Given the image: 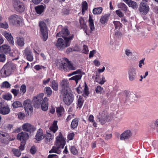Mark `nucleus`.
<instances>
[{"label": "nucleus", "mask_w": 158, "mask_h": 158, "mask_svg": "<svg viewBox=\"0 0 158 158\" xmlns=\"http://www.w3.org/2000/svg\"><path fill=\"white\" fill-rule=\"evenodd\" d=\"M113 23L115 25L116 29H119L121 27V24L120 22L114 21Z\"/></svg>", "instance_id": "45"}, {"label": "nucleus", "mask_w": 158, "mask_h": 158, "mask_svg": "<svg viewBox=\"0 0 158 158\" xmlns=\"http://www.w3.org/2000/svg\"><path fill=\"white\" fill-rule=\"evenodd\" d=\"M69 13V11L68 9L66 8H64L62 10V15H68Z\"/></svg>", "instance_id": "57"}, {"label": "nucleus", "mask_w": 158, "mask_h": 158, "mask_svg": "<svg viewBox=\"0 0 158 158\" xmlns=\"http://www.w3.org/2000/svg\"><path fill=\"white\" fill-rule=\"evenodd\" d=\"M84 102V100L82 98L79 96V98L77 100V106L79 108H81Z\"/></svg>", "instance_id": "40"}, {"label": "nucleus", "mask_w": 158, "mask_h": 158, "mask_svg": "<svg viewBox=\"0 0 158 158\" xmlns=\"http://www.w3.org/2000/svg\"><path fill=\"white\" fill-rule=\"evenodd\" d=\"M130 99L132 100H135V99L136 98V96L134 94H131L129 95Z\"/></svg>", "instance_id": "63"}, {"label": "nucleus", "mask_w": 158, "mask_h": 158, "mask_svg": "<svg viewBox=\"0 0 158 158\" xmlns=\"http://www.w3.org/2000/svg\"><path fill=\"white\" fill-rule=\"evenodd\" d=\"M98 119L102 124H105L106 122H108L107 114L104 111L101 113V115L98 118Z\"/></svg>", "instance_id": "18"}, {"label": "nucleus", "mask_w": 158, "mask_h": 158, "mask_svg": "<svg viewBox=\"0 0 158 158\" xmlns=\"http://www.w3.org/2000/svg\"><path fill=\"white\" fill-rule=\"evenodd\" d=\"M26 91V86L24 85H23L21 87L20 89V94L23 95Z\"/></svg>", "instance_id": "44"}, {"label": "nucleus", "mask_w": 158, "mask_h": 158, "mask_svg": "<svg viewBox=\"0 0 158 158\" xmlns=\"http://www.w3.org/2000/svg\"><path fill=\"white\" fill-rule=\"evenodd\" d=\"M119 7L124 11H126L127 10V6L123 3H121L119 4Z\"/></svg>", "instance_id": "49"}, {"label": "nucleus", "mask_w": 158, "mask_h": 158, "mask_svg": "<svg viewBox=\"0 0 158 158\" xmlns=\"http://www.w3.org/2000/svg\"><path fill=\"white\" fill-rule=\"evenodd\" d=\"M44 137L45 138V142L46 143H48L53 139V135L50 133H47L45 135H44Z\"/></svg>", "instance_id": "28"}, {"label": "nucleus", "mask_w": 158, "mask_h": 158, "mask_svg": "<svg viewBox=\"0 0 158 158\" xmlns=\"http://www.w3.org/2000/svg\"><path fill=\"white\" fill-rule=\"evenodd\" d=\"M102 10V8L101 7H98L95 8L93 9V12L94 14L95 15H98L100 14Z\"/></svg>", "instance_id": "31"}, {"label": "nucleus", "mask_w": 158, "mask_h": 158, "mask_svg": "<svg viewBox=\"0 0 158 158\" xmlns=\"http://www.w3.org/2000/svg\"><path fill=\"white\" fill-rule=\"evenodd\" d=\"M23 106L24 109L26 111H28L29 110L31 111L32 109L31 102L29 99H27L24 101Z\"/></svg>", "instance_id": "20"}, {"label": "nucleus", "mask_w": 158, "mask_h": 158, "mask_svg": "<svg viewBox=\"0 0 158 158\" xmlns=\"http://www.w3.org/2000/svg\"><path fill=\"white\" fill-rule=\"evenodd\" d=\"M2 34L6 38L11 45H14L13 38L10 33L6 31H4Z\"/></svg>", "instance_id": "15"}, {"label": "nucleus", "mask_w": 158, "mask_h": 158, "mask_svg": "<svg viewBox=\"0 0 158 158\" xmlns=\"http://www.w3.org/2000/svg\"><path fill=\"white\" fill-rule=\"evenodd\" d=\"M45 93L47 94V95L49 97L52 94V90L49 87H46L44 89Z\"/></svg>", "instance_id": "42"}, {"label": "nucleus", "mask_w": 158, "mask_h": 158, "mask_svg": "<svg viewBox=\"0 0 158 158\" xmlns=\"http://www.w3.org/2000/svg\"><path fill=\"white\" fill-rule=\"evenodd\" d=\"M45 9L44 5H39L35 7L37 13L39 14H40L43 12Z\"/></svg>", "instance_id": "27"}, {"label": "nucleus", "mask_w": 158, "mask_h": 158, "mask_svg": "<svg viewBox=\"0 0 158 158\" xmlns=\"http://www.w3.org/2000/svg\"><path fill=\"white\" fill-rule=\"evenodd\" d=\"M57 122L56 121H54L53 123L50 127V130L52 131L53 133H55L58 129L57 124Z\"/></svg>", "instance_id": "29"}, {"label": "nucleus", "mask_w": 158, "mask_h": 158, "mask_svg": "<svg viewBox=\"0 0 158 158\" xmlns=\"http://www.w3.org/2000/svg\"><path fill=\"white\" fill-rule=\"evenodd\" d=\"M12 152H13L14 155L17 157H19L21 155L20 151L18 149L13 148L12 149Z\"/></svg>", "instance_id": "43"}, {"label": "nucleus", "mask_w": 158, "mask_h": 158, "mask_svg": "<svg viewBox=\"0 0 158 158\" xmlns=\"http://www.w3.org/2000/svg\"><path fill=\"white\" fill-rule=\"evenodd\" d=\"M149 9V7L146 2H142L140 3L139 10L142 14H146Z\"/></svg>", "instance_id": "12"}, {"label": "nucleus", "mask_w": 158, "mask_h": 158, "mask_svg": "<svg viewBox=\"0 0 158 158\" xmlns=\"http://www.w3.org/2000/svg\"><path fill=\"white\" fill-rule=\"evenodd\" d=\"M69 34V32L67 28H64L62 29L61 31L58 33L56 35V37H62L64 39V38L67 37L66 36L68 35Z\"/></svg>", "instance_id": "22"}, {"label": "nucleus", "mask_w": 158, "mask_h": 158, "mask_svg": "<svg viewBox=\"0 0 158 158\" xmlns=\"http://www.w3.org/2000/svg\"><path fill=\"white\" fill-rule=\"evenodd\" d=\"M2 86L8 88L10 87V85L7 81H5L2 83Z\"/></svg>", "instance_id": "52"}, {"label": "nucleus", "mask_w": 158, "mask_h": 158, "mask_svg": "<svg viewBox=\"0 0 158 158\" xmlns=\"http://www.w3.org/2000/svg\"><path fill=\"white\" fill-rule=\"evenodd\" d=\"M2 98L4 99L9 100L11 99L12 98V96L10 94H8L5 95H3Z\"/></svg>", "instance_id": "51"}, {"label": "nucleus", "mask_w": 158, "mask_h": 158, "mask_svg": "<svg viewBox=\"0 0 158 158\" xmlns=\"http://www.w3.org/2000/svg\"><path fill=\"white\" fill-rule=\"evenodd\" d=\"M44 138L43 131L41 129H40L37 132L35 139L38 141H40L42 140Z\"/></svg>", "instance_id": "24"}, {"label": "nucleus", "mask_w": 158, "mask_h": 158, "mask_svg": "<svg viewBox=\"0 0 158 158\" xmlns=\"http://www.w3.org/2000/svg\"><path fill=\"white\" fill-rule=\"evenodd\" d=\"M56 66L59 69H63L64 71L69 69L75 70L76 69L66 58H62V60H58L56 61Z\"/></svg>", "instance_id": "2"}, {"label": "nucleus", "mask_w": 158, "mask_h": 158, "mask_svg": "<svg viewBox=\"0 0 158 158\" xmlns=\"http://www.w3.org/2000/svg\"><path fill=\"white\" fill-rule=\"evenodd\" d=\"M12 106L14 108H16L22 106V103L19 101H16L13 102Z\"/></svg>", "instance_id": "39"}, {"label": "nucleus", "mask_w": 158, "mask_h": 158, "mask_svg": "<svg viewBox=\"0 0 158 158\" xmlns=\"http://www.w3.org/2000/svg\"><path fill=\"white\" fill-rule=\"evenodd\" d=\"M0 27L1 28L6 29L8 28L9 25L6 22H5L3 23H0Z\"/></svg>", "instance_id": "47"}, {"label": "nucleus", "mask_w": 158, "mask_h": 158, "mask_svg": "<svg viewBox=\"0 0 158 158\" xmlns=\"http://www.w3.org/2000/svg\"><path fill=\"white\" fill-rule=\"evenodd\" d=\"M64 109L63 107L60 106L56 108V111L58 117L61 116L63 113Z\"/></svg>", "instance_id": "30"}, {"label": "nucleus", "mask_w": 158, "mask_h": 158, "mask_svg": "<svg viewBox=\"0 0 158 158\" xmlns=\"http://www.w3.org/2000/svg\"><path fill=\"white\" fill-rule=\"evenodd\" d=\"M79 20L81 26L82 27H83L85 25V22L84 19L82 17H80Z\"/></svg>", "instance_id": "56"}, {"label": "nucleus", "mask_w": 158, "mask_h": 158, "mask_svg": "<svg viewBox=\"0 0 158 158\" xmlns=\"http://www.w3.org/2000/svg\"><path fill=\"white\" fill-rule=\"evenodd\" d=\"M154 126L153 124H150V127L152 129L154 130L155 127L157 128L156 131L158 133V118L154 122Z\"/></svg>", "instance_id": "34"}, {"label": "nucleus", "mask_w": 158, "mask_h": 158, "mask_svg": "<svg viewBox=\"0 0 158 158\" xmlns=\"http://www.w3.org/2000/svg\"><path fill=\"white\" fill-rule=\"evenodd\" d=\"M18 115L20 119H22L23 117L25 116L24 114L22 112L19 113L18 114Z\"/></svg>", "instance_id": "64"}, {"label": "nucleus", "mask_w": 158, "mask_h": 158, "mask_svg": "<svg viewBox=\"0 0 158 158\" xmlns=\"http://www.w3.org/2000/svg\"><path fill=\"white\" fill-rule=\"evenodd\" d=\"M85 86L84 89L83 93L82 94V95L84 97H86L88 96L89 94V92L88 89V87L85 83Z\"/></svg>", "instance_id": "41"}, {"label": "nucleus", "mask_w": 158, "mask_h": 158, "mask_svg": "<svg viewBox=\"0 0 158 158\" xmlns=\"http://www.w3.org/2000/svg\"><path fill=\"white\" fill-rule=\"evenodd\" d=\"M83 53L85 54H87L89 52L87 46L86 45H84L83 46V48L82 51Z\"/></svg>", "instance_id": "59"}, {"label": "nucleus", "mask_w": 158, "mask_h": 158, "mask_svg": "<svg viewBox=\"0 0 158 158\" xmlns=\"http://www.w3.org/2000/svg\"><path fill=\"white\" fill-rule=\"evenodd\" d=\"M73 37L72 35L69 37L64 38V41L61 38H59L56 43L57 48L59 50H62L65 48L69 46L71 40Z\"/></svg>", "instance_id": "4"}, {"label": "nucleus", "mask_w": 158, "mask_h": 158, "mask_svg": "<svg viewBox=\"0 0 158 158\" xmlns=\"http://www.w3.org/2000/svg\"><path fill=\"white\" fill-rule=\"evenodd\" d=\"M114 118V114H110L109 116L107 115V119L108 122L113 120Z\"/></svg>", "instance_id": "55"}, {"label": "nucleus", "mask_w": 158, "mask_h": 158, "mask_svg": "<svg viewBox=\"0 0 158 158\" xmlns=\"http://www.w3.org/2000/svg\"><path fill=\"white\" fill-rule=\"evenodd\" d=\"M43 93L40 94L36 97L33 98V104L34 107L36 108L40 107L41 101L43 100Z\"/></svg>", "instance_id": "10"}, {"label": "nucleus", "mask_w": 158, "mask_h": 158, "mask_svg": "<svg viewBox=\"0 0 158 158\" xmlns=\"http://www.w3.org/2000/svg\"><path fill=\"white\" fill-rule=\"evenodd\" d=\"M116 14L120 17H122L124 15V14L122 13L120 10H116Z\"/></svg>", "instance_id": "60"}, {"label": "nucleus", "mask_w": 158, "mask_h": 158, "mask_svg": "<svg viewBox=\"0 0 158 158\" xmlns=\"http://www.w3.org/2000/svg\"><path fill=\"white\" fill-rule=\"evenodd\" d=\"M22 128L24 131L30 133L35 131L36 129V128L34 126L28 123L24 124L22 126Z\"/></svg>", "instance_id": "13"}, {"label": "nucleus", "mask_w": 158, "mask_h": 158, "mask_svg": "<svg viewBox=\"0 0 158 158\" xmlns=\"http://www.w3.org/2000/svg\"><path fill=\"white\" fill-rule=\"evenodd\" d=\"M78 120L77 118L74 119L72 121L71 124V127L72 128H75L78 125Z\"/></svg>", "instance_id": "32"}, {"label": "nucleus", "mask_w": 158, "mask_h": 158, "mask_svg": "<svg viewBox=\"0 0 158 158\" xmlns=\"http://www.w3.org/2000/svg\"><path fill=\"white\" fill-rule=\"evenodd\" d=\"M61 94L63 96L64 101L65 104L68 105H70L73 100V95L71 91L62 93Z\"/></svg>", "instance_id": "8"}, {"label": "nucleus", "mask_w": 158, "mask_h": 158, "mask_svg": "<svg viewBox=\"0 0 158 158\" xmlns=\"http://www.w3.org/2000/svg\"><path fill=\"white\" fill-rule=\"evenodd\" d=\"M11 92L14 94V96L15 97L17 96L19 93V90H17L16 89H12Z\"/></svg>", "instance_id": "58"}, {"label": "nucleus", "mask_w": 158, "mask_h": 158, "mask_svg": "<svg viewBox=\"0 0 158 158\" xmlns=\"http://www.w3.org/2000/svg\"><path fill=\"white\" fill-rule=\"evenodd\" d=\"M125 53L128 57L132 56L133 54L131 50L128 49H127L125 50Z\"/></svg>", "instance_id": "50"}, {"label": "nucleus", "mask_w": 158, "mask_h": 158, "mask_svg": "<svg viewBox=\"0 0 158 158\" xmlns=\"http://www.w3.org/2000/svg\"><path fill=\"white\" fill-rule=\"evenodd\" d=\"M123 1L129 6L131 7L134 9L137 8V4L135 2L131 0H123Z\"/></svg>", "instance_id": "26"}, {"label": "nucleus", "mask_w": 158, "mask_h": 158, "mask_svg": "<svg viewBox=\"0 0 158 158\" xmlns=\"http://www.w3.org/2000/svg\"><path fill=\"white\" fill-rule=\"evenodd\" d=\"M45 68V67H44V66L42 65H40L38 64L35 65L34 67V68L35 70L37 71H39L42 69H44Z\"/></svg>", "instance_id": "54"}, {"label": "nucleus", "mask_w": 158, "mask_h": 158, "mask_svg": "<svg viewBox=\"0 0 158 158\" xmlns=\"http://www.w3.org/2000/svg\"><path fill=\"white\" fill-rule=\"evenodd\" d=\"M17 44L19 46L22 47L24 45V40L23 38H19L17 40Z\"/></svg>", "instance_id": "37"}, {"label": "nucleus", "mask_w": 158, "mask_h": 158, "mask_svg": "<svg viewBox=\"0 0 158 158\" xmlns=\"http://www.w3.org/2000/svg\"><path fill=\"white\" fill-rule=\"evenodd\" d=\"M65 141L61 132H59V135L56 138L55 146L53 147L49 152H52L60 154L61 152V149L64 148Z\"/></svg>", "instance_id": "1"}, {"label": "nucleus", "mask_w": 158, "mask_h": 158, "mask_svg": "<svg viewBox=\"0 0 158 158\" xmlns=\"http://www.w3.org/2000/svg\"><path fill=\"white\" fill-rule=\"evenodd\" d=\"M82 14H84L88 8V4L86 1H84L82 2Z\"/></svg>", "instance_id": "36"}, {"label": "nucleus", "mask_w": 158, "mask_h": 158, "mask_svg": "<svg viewBox=\"0 0 158 158\" xmlns=\"http://www.w3.org/2000/svg\"><path fill=\"white\" fill-rule=\"evenodd\" d=\"M29 136L26 132H21L18 134L17 139L21 142L25 141L26 142L29 138Z\"/></svg>", "instance_id": "17"}, {"label": "nucleus", "mask_w": 158, "mask_h": 158, "mask_svg": "<svg viewBox=\"0 0 158 158\" xmlns=\"http://www.w3.org/2000/svg\"><path fill=\"white\" fill-rule=\"evenodd\" d=\"M108 18L109 15H105L102 16L100 19V22L102 24L105 23L107 22Z\"/></svg>", "instance_id": "33"}, {"label": "nucleus", "mask_w": 158, "mask_h": 158, "mask_svg": "<svg viewBox=\"0 0 158 158\" xmlns=\"http://www.w3.org/2000/svg\"><path fill=\"white\" fill-rule=\"evenodd\" d=\"M15 138L11 139L10 136L9 135L7 137H0V141L3 144H7L9 143L10 141L13 140Z\"/></svg>", "instance_id": "25"}, {"label": "nucleus", "mask_w": 158, "mask_h": 158, "mask_svg": "<svg viewBox=\"0 0 158 158\" xmlns=\"http://www.w3.org/2000/svg\"><path fill=\"white\" fill-rule=\"evenodd\" d=\"M131 131L127 130L124 131L120 135V139L121 140H125L130 138L131 136Z\"/></svg>", "instance_id": "21"}, {"label": "nucleus", "mask_w": 158, "mask_h": 158, "mask_svg": "<svg viewBox=\"0 0 158 158\" xmlns=\"http://www.w3.org/2000/svg\"><path fill=\"white\" fill-rule=\"evenodd\" d=\"M12 4L14 9L17 12H22L25 10L23 2L19 0H12Z\"/></svg>", "instance_id": "7"}, {"label": "nucleus", "mask_w": 158, "mask_h": 158, "mask_svg": "<svg viewBox=\"0 0 158 158\" xmlns=\"http://www.w3.org/2000/svg\"><path fill=\"white\" fill-rule=\"evenodd\" d=\"M95 91L97 94H101L104 91L103 88L100 86H98L95 89Z\"/></svg>", "instance_id": "38"}, {"label": "nucleus", "mask_w": 158, "mask_h": 158, "mask_svg": "<svg viewBox=\"0 0 158 158\" xmlns=\"http://www.w3.org/2000/svg\"><path fill=\"white\" fill-rule=\"evenodd\" d=\"M84 74L85 73L81 69H77L76 71L73 72V73L68 74V76L70 77L73 75L77 74L70 78L69 79H81L82 75Z\"/></svg>", "instance_id": "11"}, {"label": "nucleus", "mask_w": 158, "mask_h": 158, "mask_svg": "<svg viewBox=\"0 0 158 158\" xmlns=\"http://www.w3.org/2000/svg\"><path fill=\"white\" fill-rule=\"evenodd\" d=\"M8 19L10 24L19 26L22 22V18L19 15L15 14L10 15Z\"/></svg>", "instance_id": "5"}, {"label": "nucleus", "mask_w": 158, "mask_h": 158, "mask_svg": "<svg viewBox=\"0 0 158 158\" xmlns=\"http://www.w3.org/2000/svg\"><path fill=\"white\" fill-rule=\"evenodd\" d=\"M6 60L5 56L3 54H0V61L3 62Z\"/></svg>", "instance_id": "62"}, {"label": "nucleus", "mask_w": 158, "mask_h": 158, "mask_svg": "<svg viewBox=\"0 0 158 158\" xmlns=\"http://www.w3.org/2000/svg\"><path fill=\"white\" fill-rule=\"evenodd\" d=\"M52 87L55 90H57L58 89V83L56 81L53 80L52 81Z\"/></svg>", "instance_id": "35"}, {"label": "nucleus", "mask_w": 158, "mask_h": 158, "mask_svg": "<svg viewBox=\"0 0 158 158\" xmlns=\"http://www.w3.org/2000/svg\"><path fill=\"white\" fill-rule=\"evenodd\" d=\"M16 67L15 64L12 62L7 63L0 71L2 77H6L9 76L14 72Z\"/></svg>", "instance_id": "3"}, {"label": "nucleus", "mask_w": 158, "mask_h": 158, "mask_svg": "<svg viewBox=\"0 0 158 158\" xmlns=\"http://www.w3.org/2000/svg\"><path fill=\"white\" fill-rule=\"evenodd\" d=\"M39 26L41 37L44 41H46L48 38V28L46 23L43 21H40Z\"/></svg>", "instance_id": "6"}, {"label": "nucleus", "mask_w": 158, "mask_h": 158, "mask_svg": "<svg viewBox=\"0 0 158 158\" xmlns=\"http://www.w3.org/2000/svg\"><path fill=\"white\" fill-rule=\"evenodd\" d=\"M9 135H10L7 133L2 132L1 131L0 132V137L3 138L7 137Z\"/></svg>", "instance_id": "53"}, {"label": "nucleus", "mask_w": 158, "mask_h": 158, "mask_svg": "<svg viewBox=\"0 0 158 158\" xmlns=\"http://www.w3.org/2000/svg\"><path fill=\"white\" fill-rule=\"evenodd\" d=\"M128 73L129 79L136 78V69L134 67H131L128 69Z\"/></svg>", "instance_id": "19"}, {"label": "nucleus", "mask_w": 158, "mask_h": 158, "mask_svg": "<svg viewBox=\"0 0 158 158\" xmlns=\"http://www.w3.org/2000/svg\"><path fill=\"white\" fill-rule=\"evenodd\" d=\"M25 141L21 142L20 145L19 147V150L21 151H23L24 149V146L25 144Z\"/></svg>", "instance_id": "61"}, {"label": "nucleus", "mask_w": 158, "mask_h": 158, "mask_svg": "<svg viewBox=\"0 0 158 158\" xmlns=\"http://www.w3.org/2000/svg\"><path fill=\"white\" fill-rule=\"evenodd\" d=\"M10 111V108L8 105H3L2 103H0V114L6 115L9 114Z\"/></svg>", "instance_id": "16"}, {"label": "nucleus", "mask_w": 158, "mask_h": 158, "mask_svg": "<svg viewBox=\"0 0 158 158\" xmlns=\"http://www.w3.org/2000/svg\"><path fill=\"white\" fill-rule=\"evenodd\" d=\"M24 55L27 60L29 61H32L33 60V56L31 50L28 48H27L24 51Z\"/></svg>", "instance_id": "14"}, {"label": "nucleus", "mask_w": 158, "mask_h": 158, "mask_svg": "<svg viewBox=\"0 0 158 158\" xmlns=\"http://www.w3.org/2000/svg\"><path fill=\"white\" fill-rule=\"evenodd\" d=\"M42 110L44 111H46L48 110V104L46 103H42L41 106Z\"/></svg>", "instance_id": "46"}, {"label": "nucleus", "mask_w": 158, "mask_h": 158, "mask_svg": "<svg viewBox=\"0 0 158 158\" xmlns=\"http://www.w3.org/2000/svg\"><path fill=\"white\" fill-rule=\"evenodd\" d=\"M71 152L73 155H76L78 152L77 150L74 146H72L71 148Z\"/></svg>", "instance_id": "48"}, {"label": "nucleus", "mask_w": 158, "mask_h": 158, "mask_svg": "<svg viewBox=\"0 0 158 158\" xmlns=\"http://www.w3.org/2000/svg\"><path fill=\"white\" fill-rule=\"evenodd\" d=\"M11 51L10 46L8 44H4L0 46V52L7 53H9Z\"/></svg>", "instance_id": "23"}, {"label": "nucleus", "mask_w": 158, "mask_h": 158, "mask_svg": "<svg viewBox=\"0 0 158 158\" xmlns=\"http://www.w3.org/2000/svg\"><path fill=\"white\" fill-rule=\"evenodd\" d=\"M60 86L61 89V93L65 92L71 91L69 82L67 80H62L60 81Z\"/></svg>", "instance_id": "9"}]
</instances>
